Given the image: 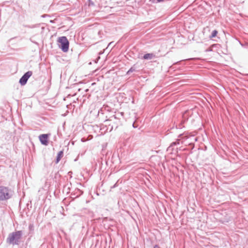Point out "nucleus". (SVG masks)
<instances>
[{
	"label": "nucleus",
	"instance_id": "obj_2",
	"mask_svg": "<svg viewBox=\"0 0 248 248\" xmlns=\"http://www.w3.org/2000/svg\"><path fill=\"white\" fill-rule=\"evenodd\" d=\"M58 42L59 43V47L64 52L68 51L69 46V42L65 36L60 37L58 38Z\"/></svg>",
	"mask_w": 248,
	"mask_h": 248
},
{
	"label": "nucleus",
	"instance_id": "obj_20",
	"mask_svg": "<svg viewBox=\"0 0 248 248\" xmlns=\"http://www.w3.org/2000/svg\"><path fill=\"white\" fill-rule=\"evenodd\" d=\"M117 186V184L116 183L113 186L111 187V188H114Z\"/></svg>",
	"mask_w": 248,
	"mask_h": 248
},
{
	"label": "nucleus",
	"instance_id": "obj_4",
	"mask_svg": "<svg viewBox=\"0 0 248 248\" xmlns=\"http://www.w3.org/2000/svg\"><path fill=\"white\" fill-rule=\"evenodd\" d=\"M32 74V72L31 71L27 72L20 78L19 83L22 86L25 85L27 83L28 79L31 77Z\"/></svg>",
	"mask_w": 248,
	"mask_h": 248
},
{
	"label": "nucleus",
	"instance_id": "obj_1",
	"mask_svg": "<svg viewBox=\"0 0 248 248\" xmlns=\"http://www.w3.org/2000/svg\"><path fill=\"white\" fill-rule=\"evenodd\" d=\"M23 235L22 231H17L9 234L6 242L13 245H18Z\"/></svg>",
	"mask_w": 248,
	"mask_h": 248
},
{
	"label": "nucleus",
	"instance_id": "obj_14",
	"mask_svg": "<svg viewBox=\"0 0 248 248\" xmlns=\"http://www.w3.org/2000/svg\"><path fill=\"white\" fill-rule=\"evenodd\" d=\"M88 1H89V6L94 5V2L92 0H88Z\"/></svg>",
	"mask_w": 248,
	"mask_h": 248
},
{
	"label": "nucleus",
	"instance_id": "obj_15",
	"mask_svg": "<svg viewBox=\"0 0 248 248\" xmlns=\"http://www.w3.org/2000/svg\"><path fill=\"white\" fill-rule=\"evenodd\" d=\"M114 122V123L116 124V127H118V124H120V123L118 122V121H117V120H115L114 121H113Z\"/></svg>",
	"mask_w": 248,
	"mask_h": 248
},
{
	"label": "nucleus",
	"instance_id": "obj_16",
	"mask_svg": "<svg viewBox=\"0 0 248 248\" xmlns=\"http://www.w3.org/2000/svg\"><path fill=\"white\" fill-rule=\"evenodd\" d=\"M133 125V127L134 128H137V127H138V125H136V124H135V122H134V123L133 124V125Z\"/></svg>",
	"mask_w": 248,
	"mask_h": 248
},
{
	"label": "nucleus",
	"instance_id": "obj_24",
	"mask_svg": "<svg viewBox=\"0 0 248 248\" xmlns=\"http://www.w3.org/2000/svg\"><path fill=\"white\" fill-rule=\"evenodd\" d=\"M111 43H112V42L109 43V44H108V46L110 45Z\"/></svg>",
	"mask_w": 248,
	"mask_h": 248
},
{
	"label": "nucleus",
	"instance_id": "obj_12",
	"mask_svg": "<svg viewBox=\"0 0 248 248\" xmlns=\"http://www.w3.org/2000/svg\"><path fill=\"white\" fill-rule=\"evenodd\" d=\"M136 71V68L134 66H132L129 69V70L126 73V74L127 75H129L130 73H132L133 72H134V71Z\"/></svg>",
	"mask_w": 248,
	"mask_h": 248
},
{
	"label": "nucleus",
	"instance_id": "obj_22",
	"mask_svg": "<svg viewBox=\"0 0 248 248\" xmlns=\"http://www.w3.org/2000/svg\"><path fill=\"white\" fill-rule=\"evenodd\" d=\"M183 136V134H180L179 137H181Z\"/></svg>",
	"mask_w": 248,
	"mask_h": 248
},
{
	"label": "nucleus",
	"instance_id": "obj_11",
	"mask_svg": "<svg viewBox=\"0 0 248 248\" xmlns=\"http://www.w3.org/2000/svg\"><path fill=\"white\" fill-rule=\"evenodd\" d=\"M217 30H214L212 31L211 34L210 35L209 38L210 39H212L213 38L215 37L217 34Z\"/></svg>",
	"mask_w": 248,
	"mask_h": 248
},
{
	"label": "nucleus",
	"instance_id": "obj_17",
	"mask_svg": "<svg viewBox=\"0 0 248 248\" xmlns=\"http://www.w3.org/2000/svg\"><path fill=\"white\" fill-rule=\"evenodd\" d=\"M154 248H160V247L158 245H155L154 247Z\"/></svg>",
	"mask_w": 248,
	"mask_h": 248
},
{
	"label": "nucleus",
	"instance_id": "obj_19",
	"mask_svg": "<svg viewBox=\"0 0 248 248\" xmlns=\"http://www.w3.org/2000/svg\"><path fill=\"white\" fill-rule=\"evenodd\" d=\"M150 1L152 2H157V0H150Z\"/></svg>",
	"mask_w": 248,
	"mask_h": 248
},
{
	"label": "nucleus",
	"instance_id": "obj_18",
	"mask_svg": "<svg viewBox=\"0 0 248 248\" xmlns=\"http://www.w3.org/2000/svg\"><path fill=\"white\" fill-rule=\"evenodd\" d=\"M36 27V25H33L32 26H28V27L31 28H35Z\"/></svg>",
	"mask_w": 248,
	"mask_h": 248
},
{
	"label": "nucleus",
	"instance_id": "obj_6",
	"mask_svg": "<svg viewBox=\"0 0 248 248\" xmlns=\"http://www.w3.org/2000/svg\"><path fill=\"white\" fill-rule=\"evenodd\" d=\"M83 194V191L79 189H77L75 190L74 193H72L71 196H73V198H76L79 197Z\"/></svg>",
	"mask_w": 248,
	"mask_h": 248
},
{
	"label": "nucleus",
	"instance_id": "obj_13",
	"mask_svg": "<svg viewBox=\"0 0 248 248\" xmlns=\"http://www.w3.org/2000/svg\"><path fill=\"white\" fill-rule=\"evenodd\" d=\"M180 139H177L175 141L172 142L171 143L172 144V145H174V146H175L180 144Z\"/></svg>",
	"mask_w": 248,
	"mask_h": 248
},
{
	"label": "nucleus",
	"instance_id": "obj_5",
	"mask_svg": "<svg viewBox=\"0 0 248 248\" xmlns=\"http://www.w3.org/2000/svg\"><path fill=\"white\" fill-rule=\"evenodd\" d=\"M39 140L42 144L44 145H47L48 143V134H41L39 137Z\"/></svg>",
	"mask_w": 248,
	"mask_h": 248
},
{
	"label": "nucleus",
	"instance_id": "obj_3",
	"mask_svg": "<svg viewBox=\"0 0 248 248\" xmlns=\"http://www.w3.org/2000/svg\"><path fill=\"white\" fill-rule=\"evenodd\" d=\"M10 189L3 186H0V201L9 199L11 197Z\"/></svg>",
	"mask_w": 248,
	"mask_h": 248
},
{
	"label": "nucleus",
	"instance_id": "obj_8",
	"mask_svg": "<svg viewBox=\"0 0 248 248\" xmlns=\"http://www.w3.org/2000/svg\"><path fill=\"white\" fill-rule=\"evenodd\" d=\"M174 147L175 146L174 145H172V144L171 143L169 147H168V148H167V151L170 154H172L174 151H176V153H177L178 148H176V149H175Z\"/></svg>",
	"mask_w": 248,
	"mask_h": 248
},
{
	"label": "nucleus",
	"instance_id": "obj_21",
	"mask_svg": "<svg viewBox=\"0 0 248 248\" xmlns=\"http://www.w3.org/2000/svg\"><path fill=\"white\" fill-rule=\"evenodd\" d=\"M162 1H163V0H157V2H160Z\"/></svg>",
	"mask_w": 248,
	"mask_h": 248
},
{
	"label": "nucleus",
	"instance_id": "obj_23",
	"mask_svg": "<svg viewBox=\"0 0 248 248\" xmlns=\"http://www.w3.org/2000/svg\"><path fill=\"white\" fill-rule=\"evenodd\" d=\"M184 138L187 139V138H186V137H182V139H184Z\"/></svg>",
	"mask_w": 248,
	"mask_h": 248
},
{
	"label": "nucleus",
	"instance_id": "obj_10",
	"mask_svg": "<svg viewBox=\"0 0 248 248\" xmlns=\"http://www.w3.org/2000/svg\"><path fill=\"white\" fill-rule=\"evenodd\" d=\"M63 151H60L57 154L55 163H59V161H60V160L61 159V158H62V157L63 156Z\"/></svg>",
	"mask_w": 248,
	"mask_h": 248
},
{
	"label": "nucleus",
	"instance_id": "obj_7",
	"mask_svg": "<svg viewBox=\"0 0 248 248\" xmlns=\"http://www.w3.org/2000/svg\"><path fill=\"white\" fill-rule=\"evenodd\" d=\"M123 112H121V113H119L116 115H114L111 116L108 120L112 121H114L115 120H117L118 122L120 123V121L119 116L123 115Z\"/></svg>",
	"mask_w": 248,
	"mask_h": 248
},
{
	"label": "nucleus",
	"instance_id": "obj_9",
	"mask_svg": "<svg viewBox=\"0 0 248 248\" xmlns=\"http://www.w3.org/2000/svg\"><path fill=\"white\" fill-rule=\"evenodd\" d=\"M155 55L153 53H147L143 55V59L144 60H152Z\"/></svg>",
	"mask_w": 248,
	"mask_h": 248
}]
</instances>
